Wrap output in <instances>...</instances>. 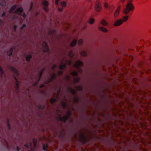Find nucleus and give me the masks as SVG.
Returning a JSON list of instances; mask_svg holds the SVG:
<instances>
[{"mask_svg": "<svg viewBox=\"0 0 151 151\" xmlns=\"http://www.w3.org/2000/svg\"><path fill=\"white\" fill-rule=\"evenodd\" d=\"M7 125H8V127L9 129H10V125L9 124V121L8 119L7 120Z\"/></svg>", "mask_w": 151, "mask_h": 151, "instance_id": "obj_53", "label": "nucleus"}, {"mask_svg": "<svg viewBox=\"0 0 151 151\" xmlns=\"http://www.w3.org/2000/svg\"><path fill=\"white\" fill-rule=\"evenodd\" d=\"M104 6L105 9H107L109 7V4L107 2H104Z\"/></svg>", "mask_w": 151, "mask_h": 151, "instance_id": "obj_33", "label": "nucleus"}, {"mask_svg": "<svg viewBox=\"0 0 151 151\" xmlns=\"http://www.w3.org/2000/svg\"><path fill=\"white\" fill-rule=\"evenodd\" d=\"M94 22V20L93 19L91 20L90 21H89V23L91 24H92Z\"/></svg>", "mask_w": 151, "mask_h": 151, "instance_id": "obj_54", "label": "nucleus"}, {"mask_svg": "<svg viewBox=\"0 0 151 151\" xmlns=\"http://www.w3.org/2000/svg\"><path fill=\"white\" fill-rule=\"evenodd\" d=\"M113 124V122L111 121H109L106 124V126L108 128V129H109V125H111ZM106 124L105 123H103L101 124V126L102 127H105Z\"/></svg>", "mask_w": 151, "mask_h": 151, "instance_id": "obj_12", "label": "nucleus"}, {"mask_svg": "<svg viewBox=\"0 0 151 151\" xmlns=\"http://www.w3.org/2000/svg\"><path fill=\"white\" fill-rule=\"evenodd\" d=\"M145 72L147 74H149L151 72V70L150 69H148Z\"/></svg>", "mask_w": 151, "mask_h": 151, "instance_id": "obj_56", "label": "nucleus"}, {"mask_svg": "<svg viewBox=\"0 0 151 151\" xmlns=\"http://www.w3.org/2000/svg\"><path fill=\"white\" fill-rule=\"evenodd\" d=\"M63 59L62 62L63 63L60 65L59 67V69L61 70H63L65 68L66 66V63H64L63 62Z\"/></svg>", "mask_w": 151, "mask_h": 151, "instance_id": "obj_14", "label": "nucleus"}, {"mask_svg": "<svg viewBox=\"0 0 151 151\" xmlns=\"http://www.w3.org/2000/svg\"><path fill=\"white\" fill-rule=\"evenodd\" d=\"M129 19V16L126 15L123 17L122 19V22H126Z\"/></svg>", "mask_w": 151, "mask_h": 151, "instance_id": "obj_18", "label": "nucleus"}, {"mask_svg": "<svg viewBox=\"0 0 151 151\" xmlns=\"http://www.w3.org/2000/svg\"><path fill=\"white\" fill-rule=\"evenodd\" d=\"M0 4L5 6L6 4L5 1L4 0H0Z\"/></svg>", "mask_w": 151, "mask_h": 151, "instance_id": "obj_34", "label": "nucleus"}, {"mask_svg": "<svg viewBox=\"0 0 151 151\" xmlns=\"http://www.w3.org/2000/svg\"><path fill=\"white\" fill-rule=\"evenodd\" d=\"M59 1V0H56V1H55V4L57 5H58Z\"/></svg>", "mask_w": 151, "mask_h": 151, "instance_id": "obj_64", "label": "nucleus"}, {"mask_svg": "<svg viewBox=\"0 0 151 151\" xmlns=\"http://www.w3.org/2000/svg\"><path fill=\"white\" fill-rule=\"evenodd\" d=\"M17 7V5H14L11 8L12 9H13V10L16 8Z\"/></svg>", "mask_w": 151, "mask_h": 151, "instance_id": "obj_50", "label": "nucleus"}, {"mask_svg": "<svg viewBox=\"0 0 151 151\" xmlns=\"http://www.w3.org/2000/svg\"><path fill=\"white\" fill-rule=\"evenodd\" d=\"M76 88L78 91H82L83 90V87L81 86H77Z\"/></svg>", "mask_w": 151, "mask_h": 151, "instance_id": "obj_40", "label": "nucleus"}, {"mask_svg": "<svg viewBox=\"0 0 151 151\" xmlns=\"http://www.w3.org/2000/svg\"><path fill=\"white\" fill-rule=\"evenodd\" d=\"M68 90L69 91L73 94H75L76 93V91L73 89L69 88Z\"/></svg>", "mask_w": 151, "mask_h": 151, "instance_id": "obj_30", "label": "nucleus"}, {"mask_svg": "<svg viewBox=\"0 0 151 151\" xmlns=\"http://www.w3.org/2000/svg\"><path fill=\"white\" fill-rule=\"evenodd\" d=\"M23 8L21 7L17 8L16 10L14 11V13L15 14H17V13H21L23 12Z\"/></svg>", "mask_w": 151, "mask_h": 151, "instance_id": "obj_15", "label": "nucleus"}, {"mask_svg": "<svg viewBox=\"0 0 151 151\" xmlns=\"http://www.w3.org/2000/svg\"><path fill=\"white\" fill-rule=\"evenodd\" d=\"M83 42V40L81 39H80L78 41V45L80 46H82V44Z\"/></svg>", "mask_w": 151, "mask_h": 151, "instance_id": "obj_37", "label": "nucleus"}, {"mask_svg": "<svg viewBox=\"0 0 151 151\" xmlns=\"http://www.w3.org/2000/svg\"><path fill=\"white\" fill-rule=\"evenodd\" d=\"M134 9V7L132 3H127L125 8L123 10V13L125 15H132Z\"/></svg>", "mask_w": 151, "mask_h": 151, "instance_id": "obj_1", "label": "nucleus"}, {"mask_svg": "<svg viewBox=\"0 0 151 151\" xmlns=\"http://www.w3.org/2000/svg\"><path fill=\"white\" fill-rule=\"evenodd\" d=\"M108 90V89L107 88H104L103 90V92L106 94V93L107 92V91Z\"/></svg>", "mask_w": 151, "mask_h": 151, "instance_id": "obj_48", "label": "nucleus"}, {"mask_svg": "<svg viewBox=\"0 0 151 151\" xmlns=\"http://www.w3.org/2000/svg\"><path fill=\"white\" fill-rule=\"evenodd\" d=\"M110 14H111L114 11V6L113 4L110 5L108 8Z\"/></svg>", "mask_w": 151, "mask_h": 151, "instance_id": "obj_16", "label": "nucleus"}, {"mask_svg": "<svg viewBox=\"0 0 151 151\" xmlns=\"http://www.w3.org/2000/svg\"><path fill=\"white\" fill-rule=\"evenodd\" d=\"M42 46L43 48V51L44 52H49V49L47 43L44 41L42 43Z\"/></svg>", "mask_w": 151, "mask_h": 151, "instance_id": "obj_5", "label": "nucleus"}, {"mask_svg": "<svg viewBox=\"0 0 151 151\" xmlns=\"http://www.w3.org/2000/svg\"><path fill=\"white\" fill-rule=\"evenodd\" d=\"M66 62H68L69 65H71L72 64V61L71 60H67Z\"/></svg>", "mask_w": 151, "mask_h": 151, "instance_id": "obj_57", "label": "nucleus"}, {"mask_svg": "<svg viewBox=\"0 0 151 151\" xmlns=\"http://www.w3.org/2000/svg\"><path fill=\"white\" fill-rule=\"evenodd\" d=\"M71 75L73 76H76L78 75V73L76 71H73L71 72Z\"/></svg>", "mask_w": 151, "mask_h": 151, "instance_id": "obj_29", "label": "nucleus"}, {"mask_svg": "<svg viewBox=\"0 0 151 151\" xmlns=\"http://www.w3.org/2000/svg\"><path fill=\"white\" fill-rule=\"evenodd\" d=\"M58 73L59 75H60L63 74V72L62 71H58Z\"/></svg>", "mask_w": 151, "mask_h": 151, "instance_id": "obj_52", "label": "nucleus"}, {"mask_svg": "<svg viewBox=\"0 0 151 151\" xmlns=\"http://www.w3.org/2000/svg\"><path fill=\"white\" fill-rule=\"evenodd\" d=\"M138 73L140 75V77L142 75L144 74V73L142 71L138 72Z\"/></svg>", "mask_w": 151, "mask_h": 151, "instance_id": "obj_51", "label": "nucleus"}, {"mask_svg": "<svg viewBox=\"0 0 151 151\" xmlns=\"http://www.w3.org/2000/svg\"><path fill=\"white\" fill-rule=\"evenodd\" d=\"M113 95L115 96L116 98H123L125 96V94L123 92H122L119 94L116 93H114Z\"/></svg>", "mask_w": 151, "mask_h": 151, "instance_id": "obj_8", "label": "nucleus"}, {"mask_svg": "<svg viewBox=\"0 0 151 151\" xmlns=\"http://www.w3.org/2000/svg\"><path fill=\"white\" fill-rule=\"evenodd\" d=\"M42 4L45 6L43 7L44 10L46 12L48 11L49 9L47 7L48 6V2L47 1H43L42 2Z\"/></svg>", "mask_w": 151, "mask_h": 151, "instance_id": "obj_7", "label": "nucleus"}, {"mask_svg": "<svg viewBox=\"0 0 151 151\" xmlns=\"http://www.w3.org/2000/svg\"><path fill=\"white\" fill-rule=\"evenodd\" d=\"M25 27L26 25L25 24H23L22 27L20 28V29H22L24 27Z\"/></svg>", "mask_w": 151, "mask_h": 151, "instance_id": "obj_60", "label": "nucleus"}, {"mask_svg": "<svg viewBox=\"0 0 151 151\" xmlns=\"http://www.w3.org/2000/svg\"><path fill=\"white\" fill-rule=\"evenodd\" d=\"M13 11V9H12L11 8H10V9H9V12L10 13H11L12 11Z\"/></svg>", "mask_w": 151, "mask_h": 151, "instance_id": "obj_63", "label": "nucleus"}, {"mask_svg": "<svg viewBox=\"0 0 151 151\" xmlns=\"http://www.w3.org/2000/svg\"><path fill=\"white\" fill-rule=\"evenodd\" d=\"M53 81L52 80V79L50 78H49L47 80V83H50L52 81Z\"/></svg>", "mask_w": 151, "mask_h": 151, "instance_id": "obj_55", "label": "nucleus"}, {"mask_svg": "<svg viewBox=\"0 0 151 151\" xmlns=\"http://www.w3.org/2000/svg\"><path fill=\"white\" fill-rule=\"evenodd\" d=\"M118 78L117 79V80L118 81H120V82L122 81L125 78V76L123 74H118Z\"/></svg>", "mask_w": 151, "mask_h": 151, "instance_id": "obj_10", "label": "nucleus"}, {"mask_svg": "<svg viewBox=\"0 0 151 151\" xmlns=\"http://www.w3.org/2000/svg\"><path fill=\"white\" fill-rule=\"evenodd\" d=\"M15 79L16 80L15 83L16 88L17 90H18L19 87V83L18 80L16 79L15 78Z\"/></svg>", "mask_w": 151, "mask_h": 151, "instance_id": "obj_26", "label": "nucleus"}, {"mask_svg": "<svg viewBox=\"0 0 151 151\" xmlns=\"http://www.w3.org/2000/svg\"><path fill=\"white\" fill-rule=\"evenodd\" d=\"M60 90H61V88H60L59 90L57 92V98L59 96V94L60 93Z\"/></svg>", "mask_w": 151, "mask_h": 151, "instance_id": "obj_47", "label": "nucleus"}, {"mask_svg": "<svg viewBox=\"0 0 151 151\" xmlns=\"http://www.w3.org/2000/svg\"><path fill=\"white\" fill-rule=\"evenodd\" d=\"M118 122L119 123H120V124H121V126L122 127L124 124V122L122 121L121 120H119L118 121Z\"/></svg>", "mask_w": 151, "mask_h": 151, "instance_id": "obj_45", "label": "nucleus"}, {"mask_svg": "<svg viewBox=\"0 0 151 151\" xmlns=\"http://www.w3.org/2000/svg\"><path fill=\"white\" fill-rule=\"evenodd\" d=\"M127 59H128V61H127V63H131L133 60V58L132 56L130 55L127 57Z\"/></svg>", "mask_w": 151, "mask_h": 151, "instance_id": "obj_20", "label": "nucleus"}, {"mask_svg": "<svg viewBox=\"0 0 151 151\" xmlns=\"http://www.w3.org/2000/svg\"><path fill=\"white\" fill-rule=\"evenodd\" d=\"M6 16V13L5 12H3L2 13L1 16L2 17H4Z\"/></svg>", "mask_w": 151, "mask_h": 151, "instance_id": "obj_61", "label": "nucleus"}, {"mask_svg": "<svg viewBox=\"0 0 151 151\" xmlns=\"http://www.w3.org/2000/svg\"><path fill=\"white\" fill-rule=\"evenodd\" d=\"M74 100L75 101L76 103H78L79 101V98L76 96H75L74 98Z\"/></svg>", "mask_w": 151, "mask_h": 151, "instance_id": "obj_38", "label": "nucleus"}, {"mask_svg": "<svg viewBox=\"0 0 151 151\" xmlns=\"http://www.w3.org/2000/svg\"><path fill=\"white\" fill-rule=\"evenodd\" d=\"M4 74V72L3 69L0 66V75L1 77H2L3 75Z\"/></svg>", "mask_w": 151, "mask_h": 151, "instance_id": "obj_36", "label": "nucleus"}, {"mask_svg": "<svg viewBox=\"0 0 151 151\" xmlns=\"http://www.w3.org/2000/svg\"><path fill=\"white\" fill-rule=\"evenodd\" d=\"M83 63L82 62L77 60L75 62V64L73 65V66L78 69L79 73H81L82 72V70L80 68V67L83 66Z\"/></svg>", "mask_w": 151, "mask_h": 151, "instance_id": "obj_2", "label": "nucleus"}, {"mask_svg": "<svg viewBox=\"0 0 151 151\" xmlns=\"http://www.w3.org/2000/svg\"><path fill=\"white\" fill-rule=\"evenodd\" d=\"M77 42V41L76 40H74L70 44V46L72 47H74L76 45Z\"/></svg>", "mask_w": 151, "mask_h": 151, "instance_id": "obj_21", "label": "nucleus"}, {"mask_svg": "<svg viewBox=\"0 0 151 151\" xmlns=\"http://www.w3.org/2000/svg\"><path fill=\"white\" fill-rule=\"evenodd\" d=\"M80 81V78L77 77L76 78H75V79H74V81L75 83H76V82L78 83Z\"/></svg>", "mask_w": 151, "mask_h": 151, "instance_id": "obj_39", "label": "nucleus"}, {"mask_svg": "<svg viewBox=\"0 0 151 151\" xmlns=\"http://www.w3.org/2000/svg\"><path fill=\"white\" fill-rule=\"evenodd\" d=\"M99 29L100 30L103 32L106 33L108 31V30L106 28H104L103 27H99Z\"/></svg>", "mask_w": 151, "mask_h": 151, "instance_id": "obj_17", "label": "nucleus"}, {"mask_svg": "<svg viewBox=\"0 0 151 151\" xmlns=\"http://www.w3.org/2000/svg\"><path fill=\"white\" fill-rule=\"evenodd\" d=\"M48 147V145L47 144H44L43 145V149L44 150L47 151V148Z\"/></svg>", "mask_w": 151, "mask_h": 151, "instance_id": "obj_28", "label": "nucleus"}, {"mask_svg": "<svg viewBox=\"0 0 151 151\" xmlns=\"http://www.w3.org/2000/svg\"><path fill=\"white\" fill-rule=\"evenodd\" d=\"M101 24L103 26H106L108 25V22L104 19H103L101 20Z\"/></svg>", "mask_w": 151, "mask_h": 151, "instance_id": "obj_22", "label": "nucleus"}, {"mask_svg": "<svg viewBox=\"0 0 151 151\" xmlns=\"http://www.w3.org/2000/svg\"><path fill=\"white\" fill-rule=\"evenodd\" d=\"M122 23L123 22H122V19H118L114 22V25L115 26L117 27L120 25L122 24Z\"/></svg>", "mask_w": 151, "mask_h": 151, "instance_id": "obj_11", "label": "nucleus"}, {"mask_svg": "<svg viewBox=\"0 0 151 151\" xmlns=\"http://www.w3.org/2000/svg\"><path fill=\"white\" fill-rule=\"evenodd\" d=\"M133 82L134 84L137 86H139V83H138V80L136 78H134L133 79Z\"/></svg>", "mask_w": 151, "mask_h": 151, "instance_id": "obj_25", "label": "nucleus"}, {"mask_svg": "<svg viewBox=\"0 0 151 151\" xmlns=\"http://www.w3.org/2000/svg\"><path fill=\"white\" fill-rule=\"evenodd\" d=\"M121 9V5H119L117 7L114 13V16L115 18H117L118 17L120 14V11Z\"/></svg>", "mask_w": 151, "mask_h": 151, "instance_id": "obj_6", "label": "nucleus"}, {"mask_svg": "<svg viewBox=\"0 0 151 151\" xmlns=\"http://www.w3.org/2000/svg\"><path fill=\"white\" fill-rule=\"evenodd\" d=\"M81 54L82 56H87V53L84 50L81 51Z\"/></svg>", "mask_w": 151, "mask_h": 151, "instance_id": "obj_27", "label": "nucleus"}, {"mask_svg": "<svg viewBox=\"0 0 151 151\" xmlns=\"http://www.w3.org/2000/svg\"><path fill=\"white\" fill-rule=\"evenodd\" d=\"M62 106L63 108H65L67 107V104L66 103L63 102L62 104Z\"/></svg>", "mask_w": 151, "mask_h": 151, "instance_id": "obj_43", "label": "nucleus"}, {"mask_svg": "<svg viewBox=\"0 0 151 151\" xmlns=\"http://www.w3.org/2000/svg\"><path fill=\"white\" fill-rule=\"evenodd\" d=\"M60 4L61 6L63 7L65 6L66 5V3L64 1L61 2Z\"/></svg>", "mask_w": 151, "mask_h": 151, "instance_id": "obj_41", "label": "nucleus"}, {"mask_svg": "<svg viewBox=\"0 0 151 151\" xmlns=\"http://www.w3.org/2000/svg\"><path fill=\"white\" fill-rule=\"evenodd\" d=\"M29 145L28 144H26L24 145V146L27 148H29Z\"/></svg>", "mask_w": 151, "mask_h": 151, "instance_id": "obj_58", "label": "nucleus"}, {"mask_svg": "<svg viewBox=\"0 0 151 151\" xmlns=\"http://www.w3.org/2000/svg\"><path fill=\"white\" fill-rule=\"evenodd\" d=\"M114 70L116 73H116H117V68L115 67V68H114Z\"/></svg>", "mask_w": 151, "mask_h": 151, "instance_id": "obj_62", "label": "nucleus"}, {"mask_svg": "<svg viewBox=\"0 0 151 151\" xmlns=\"http://www.w3.org/2000/svg\"><path fill=\"white\" fill-rule=\"evenodd\" d=\"M32 57V55H29L27 56L26 58V61H27L30 62Z\"/></svg>", "mask_w": 151, "mask_h": 151, "instance_id": "obj_23", "label": "nucleus"}, {"mask_svg": "<svg viewBox=\"0 0 151 151\" xmlns=\"http://www.w3.org/2000/svg\"><path fill=\"white\" fill-rule=\"evenodd\" d=\"M137 72V71L136 70H132V73H135Z\"/></svg>", "mask_w": 151, "mask_h": 151, "instance_id": "obj_59", "label": "nucleus"}, {"mask_svg": "<svg viewBox=\"0 0 151 151\" xmlns=\"http://www.w3.org/2000/svg\"><path fill=\"white\" fill-rule=\"evenodd\" d=\"M102 9V7L100 1L99 0L96 1L95 3V11L97 12H100Z\"/></svg>", "mask_w": 151, "mask_h": 151, "instance_id": "obj_3", "label": "nucleus"}, {"mask_svg": "<svg viewBox=\"0 0 151 151\" xmlns=\"http://www.w3.org/2000/svg\"><path fill=\"white\" fill-rule=\"evenodd\" d=\"M32 142H29V146L32 150L34 149L36 147L37 143V140L36 139L33 138L32 140Z\"/></svg>", "mask_w": 151, "mask_h": 151, "instance_id": "obj_4", "label": "nucleus"}, {"mask_svg": "<svg viewBox=\"0 0 151 151\" xmlns=\"http://www.w3.org/2000/svg\"><path fill=\"white\" fill-rule=\"evenodd\" d=\"M68 56L71 59L73 58L74 56V54L72 51H70L69 53Z\"/></svg>", "mask_w": 151, "mask_h": 151, "instance_id": "obj_24", "label": "nucleus"}, {"mask_svg": "<svg viewBox=\"0 0 151 151\" xmlns=\"http://www.w3.org/2000/svg\"><path fill=\"white\" fill-rule=\"evenodd\" d=\"M14 47H12L8 51L7 54L8 55L10 56L12 55L13 50L14 49Z\"/></svg>", "mask_w": 151, "mask_h": 151, "instance_id": "obj_19", "label": "nucleus"}, {"mask_svg": "<svg viewBox=\"0 0 151 151\" xmlns=\"http://www.w3.org/2000/svg\"><path fill=\"white\" fill-rule=\"evenodd\" d=\"M57 67V66L55 64H53L52 68H51V69L52 70H53L55 68Z\"/></svg>", "mask_w": 151, "mask_h": 151, "instance_id": "obj_49", "label": "nucleus"}, {"mask_svg": "<svg viewBox=\"0 0 151 151\" xmlns=\"http://www.w3.org/2000/svg\"><path fill=\"white\" fill-rule=\"evenodd\" d=\"M98 114L99 115L101 116L102 117H104L105 115V112L103 113H98Z\"/></svg>", "mask_w": 151, "mask_h": 151, "instance_id": "obj_44", "label": "nucleus"}, {"mask_svg": "<svg viewBox=\"0 0 151 151\" xmlns=\"http://www.w3.org/2000/svg\"><path fill=\"white\" fill-rule=\"evenodd\" d=\"M33 2H31V4H30V7L29 9V11H31L32 10V7H33Z\"/></svg>", "mask_w": 151, "mask_h": 151, "instance_id": "obj_46", "label": "nucleus"}, {"mask_svg": "<svg viewBox=\"0 0 151 151\" xmlns=\"http://www.w3.org/2000/svg\"><path fill=\"white\" fill-rule=\"evenodd\" d=\"M69 117V116L68 115L62 117L60 116L58 117V118L60 121H62L64 122H65L66 120L68 119Z\"/></svg>", "mask_w": 151, "mask_h": 151, "instance_id": "obj_9", "label": "nucleus"}, {"mask_svg": "<svg viewBox=\"0 0 151 151\" xmlns=\"http://www.w3.org/2000/svg\"><path fill=\"white\" fill-rule=\"evenodd\" d=\"M38 107L40 109L42 110L44 109L45 108V106L42 105L40 104L38 105Z\"/></svg>", "mask_w": 151, "mask_h": 151, "instance_id": "obj_35", "label": "nucleus"}, {"mask_svg": "<svg viewBox=\"0 0 151 151\" xmlns=\"http://www.w3.org/2000/svg\"><path fill=\"white\" fill-rule=\"evenodd\" d=\"M56 74L54 73L51 75L50 78L52 79V81H53L54 80H55L56 78Z\"/></svg>", "mask_w": 151, "mask_h": 151, "instance_id": "obj_31", "label": "nucleus"}, {"mask_svg": "<svg viewBox=\"0 0 151 151\" xmlns=\"http://www.w3.org/2000/svg\"><path fill=\"white\" fill-rule=\"evenodd\" d=\"M57 98L51 99L50 100V103L52 104H53L56 101Z\"/></svg>", "mask_w": 151, "mask_h": 151, "instance_id": "obj_32", "label": "nucleus"}, {"mask_svg": "<svg viewBox=\"0 0 151 151\" xmlns=\"http://www.w3.org/2000/svg\"><path fill=\"white\" fill-rule=\"evenodd\" d=\"M45 69L44 68L42 69L39 73L37 75V81H39L40 79L41 76L42 75V73L44 71Z\"/></svg>", "mask_w": 151, "mask_h": 151, "instance_id": "obj_13", "label": "nucleus"}, {"mask_svg": "<svg viewBox=\"0 0 151 151\" xmlns=\"http://www.w3.org/2000/svg\"><path fill=\"white\" fill-rule=\"evenodd\" d=\"M123 70H124V71L123 72V73L124 74H125L127 73V71L125 67H124L122 69V71Z\"/></svg>", "mask_w": 151, "mask_h": 151, "instance_id": "obj_42", "label": "nucleus"}]
</instances>
